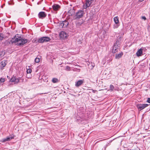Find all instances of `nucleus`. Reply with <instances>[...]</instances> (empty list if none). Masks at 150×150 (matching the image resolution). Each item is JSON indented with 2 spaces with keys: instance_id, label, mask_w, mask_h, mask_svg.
I'll use <instances>...</instances> for the list:
<instances>
[{
  "instance_id": "f257e3e1",
  "label": "nucleus",
  "mask_w": 150,
  "mask_h": 150,
  "mask_svg": "<svg viewBox=\"0 0 150 150\" xmlns=\"http://www.w3.org/2000/svg\"><path fill=\"white\" fill-rule=\"evenodd\" d=\"M16 35L15 36L12 38L11 40L9 42L10 44H12L13 43H17V44L19 45H23L28 42V40L25 38H21V37L17 38V35Z\"/></svg>"
},
{
  "instance_id": "f03ea898",
  "label": "nucleus",
  "mask_w": 150,
  "mask_h": 150,
  "mask_svg": "<svg viewBox=\"0 0 150 150\" xmlns=\"http://www.w3.org/2000/svg\"><path fill=\"white\" fill-rule=\"evenodd\" d=\"M51 40L50 38L48 37H43L38 39V42L40 43L46 42L50 41Z\"/></svg>"
},
{
  "instance_id": "7ed1b4c3",
  "label": "nucleus",
  "mask_w": 150,
  "mask_h": 150,
  "mask_svg": "<svg viewBox=\"0 0 150 150\" xmlns=\"http://www.w3.org/2000/svg\"><path fill=\"white\" fill-rule=\"evenodd\" d=\"M148 105L146 104H138L137 105V107L138 109L142 110L147 107Z\"/></svg>"
},
{
  "instance_id": "20e7f679",
  "label": "nucleus",
  "mask_w": 150,
  "mask_h": 150,
  "mask_svg": "<svg viewBox=\"0 0 150 150\" xmlns=\"http://www.w3.org/2000/svg\"><path fill=\"white\" fill-rule=\"evenodd\" d=\"M83 14V11L82 10H79L76 13V18H81Z\"/></svg>"
},
{
  "instance_id": "39448f33",
  "label": "nucleus",
  "mask_w": 150,
  "mask_h": 150,
  "mask_svg": "<svg viewBox=\"0 0 150 150\" xmlns=\"http://www.w3.org/2000/svg\"><path fill=\"white\" fill-rule=\"evenodd\" d=\"M86 5L83 6V8H86L87 7H89L92 2H93L94 0H86Z\"/></svg>"
},
{
  "instance_id": "423d86ee",
  "label": "nucleus",
  "mask_w": 150,
  "mask_h": 150,
  "mask_svg": "<svg viewBox=\"0 0 150 150\" xmlns=\"http://www.w3.org/2000/svg\"><path fill=\"white\" fill-rule=\"evenodd\" d=\"M69 23L66 20H65L64 21L61 22L60 23V26L62 28L66 27L68 25Z\"/></svg>"
},
{
  "instance_id": "0eeeda50",
  "label": "nucleus",
  "mask_w": 150,
  "mask_h": 150,
  "mask_svg": "<svg viewBox=\"0 0 150 150\" xmlns=\"http://www.w3.org/2000/svg\"><path fill=\"white\" fill-rule=\"evenodd\" d=\"M60 38L63 39H65L67 36V34L64 31H61L59 34Z\"/></svg>"
},
{
  "instance_id": "6e6552de",
  "label": "nucleus",
  "mask_w": 150,
  "mask_h": 150,
  "mask_svg": "<svg viewBox=\"0 0 150 150\" xmlns=\"http://www.w3.org/2000/svg\"><path fill=\"white\" fill-rule=\"evenodd\" d=\"M84 81V79L79 80L75 82V85L76 87H79L83 84Z\"/></svg>"
},
{
  "instance_id": "1a4fd4ad",
  "label": "nucleus",
  "mask_w": 150,
  "mask_h": 150,
  "mask_svg": "<svg viewBox=\"0 0 150 150\" xmlns=\"http://www.w3.org/2000/svg\"><path fill=\"white\" fill-rule=\"evenodd\" d=\"M46 14L44 12H40L38 14V17L40 18H43L46 17Z\"/></svg>"
},
{
  "instance_id": "9d476101",
  "label": "nucleus",
  "mask_w": 150,
  "mask_h": 150,
  "mask_svg": "<svg viewBox=\"0 0 150 150\" xmlns=\"http://www.w3.org/2000/svg\"><path fill=\"white\" fill-rule=\"evenodd\" d=\"M13 139H14V136L11 135L9 136V137H7L6 138L3 139L2 142H4L9 141Z\"/></svg>"
},
{
  "instance_id": "9b49d317",
  "label": "nucleus",
  "mask_w": 150,
  "mask_h": 150,
  "mask_svg": "<svg viewBox=\"0 0 150 150\" xmlns=\"http://www.w3.org/2000/svg\"><path fill=\"white\" fill-rule=\"evenodd\" d=\"M118 46L117 43L115 44L112 50L113 53H115L118 51Z\"/></svg>"
},
{
  "instance_id": "f8f14e48",
  "label": "nucleus",
  "mask_w": 150,
  "mask_h": 150,
  "mask_svg": "<svg viewBox=\"0 0 150 150\" xmlns=\"http://www.w3.org/2000/svg\"><path fill=\"white\" fill-rule=\"evenodd\" d=\"M52 8L54 10L56 11L59 10L60 8V6L58 4H54L52 6Z\"/></svg>"
},
{
  "instance_id": "ddd939ff",
  "label": "nucleus",
  "mask_w": 150,
  "mask_h": 150,
  "mask_svg": "<svg viewBox=\"0 0 150 150\" xmlns=\"http://www.w3.org/2000/svg\"><path fill=\"white\" fill-rule=\"evenodd\" d=\"M7 63V61L6 60H4L2 61L0 63V67L1 68H3L4 67Z\"/></svg>"
},
{
  "instance_id": "4468645a",
  "label": "nucleus",
  "mask_w": 150,
  "mask_h": 150,
  "mask_svg": "<svg viewBox=\"0 0 150 150\" xmlns=\"http://www.w3.org/2000/svg\"><path fill=\"white\" fill-rule=\"evenodd\" d=\"M143 49L140 48L139 50L136 53V55L138 57H139L142 55L143 53Z\"/></svg>"
},
{
  "instance_id": "2eb2a0df",
  "label": "nucleus",
  "mask_w": 150,
  "mask_h": 150,
  "mask_svg": "<svg viewBox=\"0 0 150 150\" xmlns=\"http://www.w3.org/2000/svg\"><path fill=\"white\" fill-rule=\"evenodd\" d=\"M74 13V11L73 9H71L69 10L67 13V14L69 16H72Z\"/></svg>"
},
{
  "instance_id": "dca6fc26",
  "label": "nucleus",
  "mask_w": 150,
  "mask_h": 150,
  "mask_svg": "<svg viewBox=\"0 0 150 150\" xmlns=\"http://www.w3.org/2000/svg\"><path fill=\"white\" fill-rule=\"evenodd\" d=\"M123 55V53L121 52L119 54H116L115 55V58L116 59H119L121 58Z\"/></svg>"
},
{
  "instance_id": "f3484780",
  "label": "nucleus",
  "mask_w": 150,
  "mask_h": 150,
  "mask_svg": "<svg viewBox=\"0 0 150 150\" xmlns=\"http://www.w3.org/2000/svg\"><path fill=\"white\" fill-rule=\"evenodd\" d=\"M114 21L115 24H118L119 22V18L117 16L115 17L114 18Z\"/></svg>"
},
{
  "instance_id": "a211bd4d",
  "label": "nucleus",
  "mask_w": 150,
  "mask_h": 150,
  "mask_svg": "<svg viewBox=\"0 0 150 150\" xmlns=\"http://www.w3.org/2000/svg\"><path fill=\"white\" fill-rule=\"evenodd\" d=\"M59 81V80L56 78H53L52 80V82L54 83H57Z\"/></svg>"
},
{
  "instance_id": "6ab92c4d",
  "label": "nucleus",
  "mask_w": 150,
  "mask_h": 150,
  "mask_svg": "<svg viewBox=\"0 0 150 150\" xmlns=\"http://www.w3.org/2000/svg\"><path fill=\"white\" fill-rule=\"evenodd\" d=\"M28 69L27 68V74H30L32 72V70L31 69L29 68V66L28 67Z\"/></svg>"
},
{
  "instance_id": "aec40b11",
  "label": "nucleus",
  "mask_w": 150,
  "mask_h": 150,
  "mask_svg": "<svg viewBox=\"0 0 150 150\" xmlns=\"http://www.w3.org/2000/svg\"><path fill=\"white\" fill-rule=\"evenodd\" d=\"M20 78L19 77L18 78H16V77L15 79V83H18L19 81V80H20Z\"/></svg>"
},
{
  "instance_id": "412c9836",
  "label": "nucleus",
  "mask_w": 150,
  "mask_h": 150,
  "mask_svg": "<svg viewBox=\"0 0 150 150\" xmlns=\"http://www.w3.org/2000/svg\"><path fill=\"white\" fill-rule=\"evenodd\" d=\"M110 89L111 91H113V90H116V89H114V86L112 85H110Z\"/></svg>"
},
{
  "instance_id": "4be33fe9",
  "label": "nucleus",
  "mask_w": 150,
  "mask_h": 150,
  "mask_svg": "<svg viewBox=\"0 0 150 150\" xmlns=\"http://www.w3.org/2000/svg\"><path fill=\"white\" fill-rule=\"evenodd\" d=\"M4 38V37L3 34L0 33V40H3Z\"/></svg>"
},
{
  "instance_id": "5701e85b",
  "label": "nucleus",
  "mask_w": 150,
  "mask_h": 150,
  "mask_svg": "<svg viewBox=\"0 0 150 150\" xmlns=\"http://www.w3.org/2000/svg\"><path fill=\"white\" fill-rule=\"evenodd\" d=\"M16 77H12L10 80V81L11 82H14L15 80Z\"/></svg>"
},
{
  "instance_id": "b1692460",
  "label": "nucleus",
  "mask_w": 150,
  "mask_h": 150,
  "mask_svg": "<svg viewBox=\"0 0 150 150\" xmlns=\"http://www.w3.org/2000/svg\"><path fill=\"white\" fill-rule=\"evenodd\" d=\"M40 61V60L39 58H36L35 59V61L36 63H38Z\"/></svg>"
},
{
  "instance_id": "393cba45",
  "label": "nucleus",
  "mask_w": 150,
  "mask_h": 150,
  "mask_svg": "<svg viewBox=\"0 0 150 150\" xmlns=\"http://www.w3.org/2000/svg\"><path fill=\"white\" fill-rule=\"evenodd\" d=\"M5 81V79L4 78H1L0 79V81L1 82H3Z\"/></svg>"
},
{
  "instance_id": "a878e982",
  "label": "nucleus",
  "mask_w": 150,
  "mask_h": 150,
  "mask_svg": "<svg viewBox=\"0 0 150 150\" xmlns=\"http://www.w3.org/2000/svg\"><path fill=\"white\" fill-rule=\"evenodd\" d=\"M119 26V25H118V24H116V25H115L114 26L113 28L114 29L117 28Z\"/></svg>"
},
{
  "instance_id": "bb28decb",
  "label": "nucleus",
  "mask_w": 150,
  "mask_h": 150,
  "mask_svg": "<svg viewBox=\"0 0 150 150\" xmlns=\"http://www.w3.org/2000/svg\"><path fill=\"white\" fill-rule=\"evenodd\" d=\"M66 70H68V71H70V67L68 66H67L66 67Z\"/></svg>"
},
{
  "instance_id": "cd10ccee",
  "label": "nucleus",
  "mask_w": 150,
  "mask_h": 150,
  "mask_svg": "<svg viewBox=\"0 0 150 150\" xmlns=\"http://www.w3.org/2000/svg\"><path fill=\"white\" fill-rule=\"evenodd\" d=\"M141 19H144V20L145 21L146 20V17L144 16H142L141 17Z\"/></svg>"
},
{
  "instance_id": "c85d7f7f",
  "label": "nucleus",
  "mask_w": 150,
  "mask_h": 150,
  "mask_svg": "<svg viewBox=\"0 0 150 150\" xmlns=\"http://www.w3.org/2000/svg\"><path fill=\"white\" fill-rule=\"evenodd\" d=\"M147 102L149 103H150V98H148L147 99Z\"/></svg>"
},
{
  "instance_id": "c756f323",
  "label": "nucleus",
  "mask_w": 150,
  "mask_h": 150,
  "mask_svg": "<svg viewBox=\"0 0 150 150\" xmlns=\"http://www.w3.org/2000/svg\"><path fill=\"white\" fill-rule=\"evenodd\" d=\"M78 43H79V44H81V41L80 40H79V41H78Z\"/></svg>"
},
{
  "instance_id": "7c9ffc66",
  "label": "nucleus",
  "mask_w": 150,
  "mask_h": 150,
  "mask_svg": "<svg viewBox=\"0 0 150 150\" xmlns=\"http://www.w3.org/2000/svg\"><path fill=\"white\" fill-rule=\"evenodd\" d=\"M144 0H139V1H140V2H142V1H144Z\"/></svg>"
},
{
  "instance_id": "2f4dec72",
  "label": "nucleus",
  "mask_w": 150,
  "mask_h": 150,
  "mask_svg": "<svg viewBox=\"0 0 150 150\" xmlns=\"http://www.w3.org/2000/svg\"><path fill=\"white\" fill-rule=\"evenodd\" d=\"M27 77L28 78H30V77Z\"/></svg>"
}]
</instances>
